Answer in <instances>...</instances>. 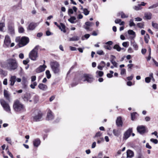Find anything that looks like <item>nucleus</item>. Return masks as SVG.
Wrapping results in <instances>:
<instances>
[{
  "label": "nucleus",
  "mask_w": 158,
  "mask_h": 158,
  "mask_svg": "<svg viewBox=\"0 0 158 158\" xmlns=\"http://www.w3.org/2000/svg\"><path fill=\"white\" fill-rule=\"evenodd\" d=\"M13 108L15 112H22L25 110L24 105L18 100H16L14 102Z\"/></svg>",
  "instance_id": "nucleus-1"
},
{
  "label": "nucleus",
  "mask_w": 158,
  "mask_h": 158,
  "mask_svg": "<svg viewBox=\"0 0 158 158\" xmlns=\"http://www.w3.org/2000/svg\"><path fill=\"white\" fill-rule=\"evenodd\" d=\"M6 67L9 70H14L17 68V64L15 60L9 59L7 60Z\"/></svg>",
  "instance_id": "nucleus-2"
},
{
  "label": "nucleus",
  "mask_w": 158,
  "mask_h": 158,
  "mask_svg": "<svg viewBox=\"0 0 158 158\" xmlns=\"http://www.w3.org/2000/svg\"><path fill=\"white\" fill-rule=\"evenodd\" d=\"M15 42L18 43V46L19 47H23L27 44L29 42V39L26 36H23L21 38L20 37H17L15 40Z\"/></svg>",
  "instance_id": "nucleus-3"
},
{
  "label": "nucleus",
  "mask_w": 158,
  "mask_h": 158,
  "mask_svg": "<svg viewBox=\"0 0 158 158\" xmlns=\"http://www.w3.org/2000/svg\"><path fill=\"white\" fill-rule=\"evenodd\" d=\"M50 65L52 70L54 73H58L60 72V65L56 61L51 62Z\"/></svg>",
  "instance_id": "nucleus-4"
},
{
  "label": "nucleus",
  "mask_w": 158,
  "mask_h": 158,
  "mask_svg": "<svg viewBox=\"0 0 158 158\" xmlns=\"http://www.w3.org/2000/svg\"><path fill=\"white\" fill-rule=\"evenodd\" d=\"M0 102L4 110L8 113H10V108L8 103L3 99H0Z\"/></svg>",
  "instance_id": "nucleus-5"
},
{
  "label": "nucleus",
  "mask_w": 158,
  "mask_h": 158,
  "mask_svg": "<svg viewBox=\"0 0 158 158\" xmlns=\"http://www.w3.org/2000/svg\"><path fill=\"white\" fill-rule=\"evenodd\" d=\"M94 79L93 76L90 75L84 74L81 77V80L82 81H87L88 82H91L93 81Z\"/></svg>",
  "instance_id": "nucleus-6"
},
{
  "label": "nucleus",
  "mask_w": 158,
  "mask_h": 158,
  "mask_svg": "<svg viewBox=\"0 0 158 158\" xmlns=\"http://www.w3.org/2000/svg\"><path fill=\"white\" fill-rule=\"evenodd\" d=\"M37 49L35 47L29 53V58L32 60H35L38 57Z\"/></svg>",
  "instance_id": "nucleus-7"
},
{
  "label": "nucleus",
  "mask_w": 158,
  "mask_h": 158,
  "mask_svg": "<svg viewBox=\"0 0 158 158\" xmlns=\"http://www.w3.org/2000/svg\"><path fill=\"white\" fill-rule=\"evenodd\" d=\"M32 95L30 93H27L24 95L22 97L23 100L25 102H27L29 101L30 102L33 101V100L31 99Z\"/></svg>",
  "instance_id": "nucleus-8"
},
{
  "label": "nucleus",
  "mask_w": 158,
  "mask_h": 158,
  "mask_svg": "<svg viewBox=\"0 0 158 158\" xmlns=\"http://www.w3.org/2000/svg\"><path fill=\"white\" fill-rule=\"evenodd\" d=\"M132 128H129L124 133L123 139H127L130 136L131 133L132 132Z\"/></svg>",
  "instance_id": "nucleus-9"
},
{
  "label": "nucleus",
  "mask_w": 158,
  "mask_h": 158,
  "mask_svg": "<svg viewBox=\"0 0 158 158\" xmlns=\"http://www.w3.org/2000/svg\"><path fill=\"white\" fill-rule=\"evenodd\" d=\"M137 130L138 132L142 134L144 133L146 130L145 127L142 125L138 126Z\"/></svg>",
  "instance_id": "nucleus-10"
},
{
  "label": "nucleus",
  "mask_w": 158,
  "mask_h": 158,
  "mask_svg": "<svg viewBox=\"0 0 158 158\" xmlns=\"http://www.w3.org/2000/svg\"><path fill=\"white\" fill-rule=\"evenodd\" d=\"M10 39L9 36L8 35L5 36L4 45L6 46L7 47H8L10 46Z\"/></svg>",
  "instance_id": "nucleus-11"
},
{
  "label": "nucleus",
  "mask_w": 158,
  "mask_h": 158,
  "mask_svg": "<svg viewBox=\"0 0 158 158\" xmlns=\"http://www.w3.org/2000/svg\"><path fill=\"white\" fill-rule=\"evenodd\" d=\"M37 23H30L27 27V29L29 30H33L37 26Z\"/></svg>",
  "instance_id": "nucleus-12"
},
{
  "label": "nucleus",
  "mask_w": 158,
  "mask_h": 158,
  "mask_svg": "<svg viewBox=\"0 0 158 158\" xmlns=\"http://www.w3.org/2000/svg\"><path fill=\"white\" fill-rule=\"evenodd\" d=\"M116 123L118 127H122L123 126V122L122 121V118L120 116L117 118L116 121Z\"/></svg>",
  "instance_id": "nucleus-13"
},
{
  "label": "nucleus",
  "mask_w": 158,
  "mask_h": 158,
  "mask_svg": "<svg viewBox=\"0 0 158 158\" xmlns=\"http://www.w3.org/2000/svg\"><path fill=\"white\" fill-rule=\"evenodd\" d=\"M54 117L52 114V111L50 110H48L47 114L46 119L48 120H52L54 118Z\"/></svg>",
  "instance_id": "nucleus-14"
},
{
  "label": "nucleus",
  "mask_w": 158,
  "mask_h": 158,
  "mask_svg": "<svg viewBox=\"0 0 158 158\" xmlns=\"http://www.w3.org/2000/svg\"><path fill=\"white\" fill-rule=\"evenodd\" d=\"M46 68V66L45 65H40L39 67L37 68L36 71L37 73H40L44 71L45 69Z\"/></svg>",
  "instance_id": "nucleus-15"
},
{
  "label": "nucleus",
  "mask_w": 158,
  "mask_h": 158,
  "mask_svg": "<svg viewBox=\"0 0 158 158\" xmlns=\"http://www.w3.org/2000/svg\"><path fill=\"white\" fill-rule=\"evenodd\" d=\"M115 58L116 57L115 56L113 55H111L110 59V62L114 67H117L118 64L114 60V59H115Z\"/></svg>",
  "instance_id": "nucleus-16"
},
{
  "label": "nucleus",
  "mask_w": 158,
  "mask_h": 158,
  "mask_svg": "<svg viewBox=\"0 0 158 158\" xmlns=\"http://www.w3.org/2000/svg\"><path fill=\"white\" fill-rule=\"evenodd\" d=\"M42 117L41 113H38L34 117V120L35 121H39L41 119Z\"/></svg>",
  "instance_id": "nucleus-17"
},
{
  "label": "nucleus",
  "mask_w": 158,
  "mask_h": 158,
  "mask_svg": "<svg viewBox=\"0 0 158 158\" xmlns=\"http://www.w3.org/2000/svg\"><path fill=\"white\" fill-rule=\"evenodd\" d=\"M40 141L39 139L34 140L33 141V144L35 147H37L40 144Z\"/></svg>",
  "instance_id": "nucleus-18"
},
{
  "label": "nucleus",
  "mask_w": 158,
  "mask_h": 158,
  "mask_svg": "<svg viewBox=\"0 0 158 158\" xmlns=\"http://www.w3.org/2000/svg\"><path fill=\"white\" fill-rule=\"evenodd\" d=\"M38 87L40 89L43 91H45L47 89V86L42 83L40 84L38 86Z\"/></svg>",
  "instance_id": "nucleus-19"
},
{
  "label": "nucleus",
  "mask_w": 158,
  "mask_h": 158,
  "mask_svg": "<svg viewBox=\"0 0 158 158\" xmlns=\"http://www.w3.org/2000/svg\"><path fill=\"white\" fill-rule=\"evenodd\" d=\"M16 77L15 76H12L10 79V85L13 86L14 85L16 81Z\"/></svg>",
  "instance_id": "nucleus-20"
},
{
  "label": "nucleus",
  "mask_w": 158,
  "mask_h": 158,
  "mask_svg": "<svg viewBox=\"0 0 158 158\" xmlns=\"http://www.w3.org/2000/svg\"><path fill=\"white\" fill-rule=\"evenodd\" d=\"M152 14L150 12L146 13L144 14V17L147 19H151Z\"/></svg>",
  "instance_id": "nucleus-21"
},
{
  "label": "nucleus",
  "mask_w": 158,
  "mask_h": 158,
  "mask_svg": "<svg viewBox=\"0 0 158 158\" xmlns=\"http://www.w3.org/2000/svg\"><path fill=\"white\" fill-rule=\"evenodd\" d=\"M127 153V157H132L134 156L133 152L131 150H128Z\"/></svg>",
  "instance_id": "nucleus-22"
},
{
  "label": "nucleus",
  "mask_w": 158,
  "mask_h": 158,
  "mask_svg": "<svg viewBox=\"0 0 158 158\" xmlns=\"http://www.w3.org/2000/svg\"><path fill=\"white\" fill-rule=\"evenodd\" d=\"M4 95L6 99L9 100V99L10 94L6 90L4 89Z\"/></svg>",
  "instance_id": "nucleus-23"
},
{
  "label": "nucleus",
  "mask_w": 158,
  "mask_h": 158,
  "mask_svg": "<svg viewBox=\"0 0 158 158\" xmlns=\"http://www.w3.org/2000/svg\"><path fill=\"white\" fill-rule=\"evenodd\" d=\"M31 99L33 100L32 102H34L35 103H36L38 101L39 98L38 96H32Z\"/></svg>",
  "instance_id": "nucleus-24"
},
{
  "label": "nucleus",
  "mask_w": 158,
  "mask_h": 158,
  "mask_svg": "<svg viewBox=\"0 0 158 158\" xmlns=\"http://www.w3.org/2000/svg\"><path fill=\"white\" fill-rule=\"evenodd\" d=\"M58 27L62 31H63V32H65L66 31L65 30V26L62 23H60V26H58Z\"/></svg>",
  "instance_id": "nucleus-25"
},
{
  "label": "nucleus",
  "mask_w": 158,
  "mask_h": 158,
  "mask_svg": "<svg viewBox=\"0 0 158 158\" xmlns=\"http://www.w3.org/2000/svg\"><path fill=\"white\" fill-rule=\"evenodd\" d=\"M114 49H116L119 52L121 49H123V48H121L118 45L115 44L113 47Z\"/></svg>",
  "instance_id": "nucleus-26"
},
{
  "label": "nucleus",
  "mask_w": 158,
  "mask_h": 158,
  "mask_svg": "<svg viewBox=\"0 0 158 158\" xmlns=\"http://www.w3.org/2000/svg\"><path fill=\"white\" fill-rule=\"evenodd\" d=\"M79 38L77 36H75L72 38H70L69 39V41H77L79 40Z\"/></svg>",
  "instance_id": "nucleus-27"
},
{
  "label": "nucleus",
  "mask_w": 158,
  "mask_h": 158,
  "mask_svg": "<svg viewBox=\"0 0 158 158\" xmlns=\"http://www.w3.org/2000/svg\"><path fill=\"white\" fill-rule=\"evenodd\" d=\"M76 19V18L74 16H71L68 19V20L72 23H75L74 21Z\"/></svg>",
  "instance_id": "nucleus-28"
},
{
  "label": "nucleus",
  "mask_w": 158,
  "mask_h": 158,
  "mask_svg": "<svg viewBox=\"0 0 158 158\" xmlns=\"http://www.w3.org/2000/svg\"><path fill=\"white\" fill-rule=\"evenodd\" d=\"M113 132L114 135L118 136L120 133L119 131L118 130L114 129L113 130Z\"/></svg>",
  "instance_id": "nucleus-29"
},
{
  "label": "nucleus",
  "mask_w": 158,
  "mask_h": 158,
  "mask_svg": "<svg viewBox=\"0 0 158 158\" xmlns=\"http://www.w3.org/2000/svg\"><path fill=\"white\" fill-rule=\"evenodd\" d=\"M149 38L150 37L149 35L148 34H146L144 36V40L146 43H148Z\"/></svg>",
  "instance_id": "nucleus-30"
},
{
  "label": "nucleus",
  "mask_w": 158,
  "mask_h": 158,
  "mask_svg": "<svg viewBox=\"0 0 158 158\" xmlns=\"http://www.w3.org/2000/svg\"><path fill=\"white\" fill-rule=\"evenodd\" d=\"M118 14L121 15L122 18H127L128 17V16L126 15L123 12H121Z\"/></svg>",
  "instance_id": "nucleus-31"
},
{
  "label": "nucleus",
  "mask_w": 158,
  "mask_h": 158,
  "mask_svg": "<svg viewBox=\"0 0 158 158\" xmlns=\"http://www.w3.org/2000/svg\"><path fill=\"white\" fill-rule=\"evenodd\" d=\"M82 11H83V13L85 15H87L89 14V11L86 8H84V9H83Z\"/></svg>",
  "instance_id": "nucleus-32"
},
{
  "label": "nucleus",
  "mask_w": 158,
  "mask_h": 158,
  "mask_svg": "<svg viewBox=\"0 0 158 158\" xmlns=\"http://www.w3.org/2000/svg\"><path fill=\"white\" fill-rule=\"evenodd\" d=\"M46 77L48 79H49L51 76V74L50 73V71L47 70L46 71Z\"/></svg>",
  "instance_id": "nucleus-33"
},
{
  "label": "nucleus",
  "mask_w": 158,
  "mask_h": 158,
  "mask_svg": "<svg viewBox=\"0 0 158 158\" xmlns=\"http://www.w3.org/2000/svg\"><path fill=\"white\" fill-rule=\"evenodd\" d=\"M102 135V133H101L100 132H98L94 136V138H99L101 137V136Z\"/></svg>",
  "instance_id": "nucleus-34"
},
{
  "label": "nucleus",
  "mask_w": 158,
  "mask_h": 158,
  "mask_svg": "<svg viewBox=\"0 0 158 158\" xmlns=\"http://www.w3.org/2000/svg\"><path fill=\"white\" fill-rule=\"evenodd\" d=\"M135 25V24L133 22V20L131 19L129 21V26L130 27L134 26Z\"/></svg>",
  "instance_id": "nucleus-35"
},
{
  "label": "nucleus",
  "mask_w": 158,
  "mask_h": 158,
  "mask_svg": "<svg viewBox=\"0 0 158 158\" xmlns=\"http://www.w3.org/2000/svg\"><path fill=\"white\" fill-rule=\"evenodd\" d=\"M104 141V139L102 137H99L97 139V143H98L99 144L101 142Z\"/></svg>",
  "instance_id": "nucleus-36"
},
{
  "label": "nucleus",
  "mask_w": 158,
  "mask_h": 158,
  "mask_svg": "<svg viewBox=\"0 0 158 158\" xmlns=\"http://www.w3.org/2000/svg\"><path fill=\"white\" fill-rule=\"evenodd\" d=\"M9 30L10 32L13 33L14 32V29L13 26H9L8 27Z\"/></svg>",
  "instance_id": "nucleus-37"
},
{
  "label": "nucleus",
  "mask_w": 158,
  "mask_h": 158,
  "mask_svg": "<svg viewBox=\"0 0 158 158\" xmlns=\"http://www.w3.org/2000/svg\"><path fill=\"white\" fill-rule=\"evenodd\" d=\"M97 53L100 55H104V53L102 50H99L97 52Z\"/></svg>",
  "instance_id": "nucleus-38"
},
{
  "label": "nucleus",
  "mask_w": 158,
  "mask_h": 158,
  "mask_svg": "<svg viewBox=\"0 0 158 158\" xmlns=\"http://www.w3.org/2000/svg\"><path fill=\"white\" fill-rule=\"evenodd\" d=\"M157 6H158V2L155 4H153V5H152V6H150V7H148V9H151L156 7Z\"/></svg>",
  "instance_id": "nucleus-39"
},
{
  "label": "nucleus",
  "mask_w": 158,
  "mask_h": 158,
  "mask_svg": "<svg viewBox=\"0 0 158 158\" xmlns=\"http://www.w3.org/2000/svg\"><path fill=\"white\" fill-rule=\"evenodd\" d=\"M134 8L135 10H138L141 9V6L140 5H138V6H135L134 7Z\"/></svg>",
  "instance_id": "nucleus-40"
},
{
  "label": "nucleus",
  "mask_w": 158,
  "mask_h": 158,
  "mask_svg": "<svg viewBox=\"0 0 158 158\" xmlns=\"http://www.w3.org/2000/svg\"><path fill=\"white\" fill-rule=\"evenodd\" d=\"M37 85V83L36 82H34L31 85L30 87L31 88L34 89L35 88V86H36Z\"/></svg>",
  "instance_id": "nucleus-41"
},
{
  "label": "nucleus",
  "mask_w": 158,
  "mask_h": 158,
  "mask_svg": "<svg viewBox=\"0 0 158 158\" xmlns=\"http://www.w3.org/2000/svg\"><path fill=\"white\" fill-rule=\"evenodd\" d=\"M19 33H23L24 31L23 28L21 26H19Z\"/></svg>",
  "instance_id": "nucleus-42"
},
{
  "label": "nucleus",
  "mask_w": 158,
  "mask_h": 158,
  "mask_svg": "<svg viewBox=\"0 0 158 158\" xmlns=\"http://www.w3.org/2000/svg\"><path fill=\"white\" fill-rule=\"evenodd\" d=\"M137 26L140 28H143L144 24L143 23H138L137 24Z\"/></svg>",
  "instance_id": "nucleus-43"
},
{
  "label": "nucleus",
  "mask_w": 158,
  "mask_h": 158,
  "mask_svg": "<svg viewBox=\"0 0 158 158\" xmlns=\"http://www.w3.org/2000/svg\"><path fill=\"white\" fill-rule=\"evenodd\" d=\"M96 73L98 74V75L99 77H102L103 75V72L101 71H97L96 72Z\"/></svg>",
  "instance_id": "nucleus-44"
},
{
  "label": "nucleus",
  "mask_w": 158,
  "mask_h": 158,
  "mask_svg": "<svg viewBox=\"0 0 158 158\" xmlns=\"http://www.w3.org/2000/svg\"><path fill=\"white\" fill-rule=\"evenodd\" d=\"M5 24L3 23H0V31H2Z\"/></svg>",
  "instance_id": "nucleus-45"
},
{
  "label": "nucleus",
  "mask_w": 158,
  "mask_h": 158,
  "mask_svg": "<svg viewBox=\"0 0 158 158\" xmlns=\"http://www.w3.org/2000/svg\"><path fill=\"white\" fill-rule=\"evenodd\" d=\"M128 34L130 35H135V32L132 30H129L128 31Z\"/></svg>",
  "instance_id": "nucleus-46"
},
{
  "label": "nucleus",
  "mask_w": 158,
  "mask_h": 158,
  "mask_svg": "<svg viewBox=\"0 0 158 158\" xmlns=\"http://www.w3.org/2000/svg\"><path fill=\"white\" fill-rule=\"evenodd\" d=\"M94 24V23L92 22H86L85 23V25L86 26H89V27H91Z\"/></svg>",
  "instance_id": "nucleus-47"
},
{
  "label": "nucleus",
  "mask_w": 158,
  "mask_h": 158,
  "mask_svg": "<svg viewBox=\"0 0 158 158\" xmlns=\"http://www.w3.org/2000/svg\"><path fill=\"white\" fill-rule=\"evenodd\" d=\"M136 114V112H134L131 113V119L132 120H134L135 118V114Z\"/></svg>",
  "instance_id": "nucleus-48"
},
{
  "label": "nucleus",
  "mask_w": 158,
  "mask_h": 158,
  "mask_svg": "<svg viewBox=\"0 0 158 158\" xmlns=\"http://www.w3.org/2000/svg\"><path fill=\"white\" fill-rule=\"evenodd\" d=\"M152 25L153 27L154 28L158 29V24L156 23H154L153 22L152 23Z\"/></svg>",
  "instance_id": "nucleus-49"
},
{
  "label": "nucleus",
  "mask_w": 158,
  "mask_h": 158,
  "mask_svg": "<svg viewBox=\"0 0 158 158\" xmlns=\"http://www.w3.org/2000/svg\"><path fill=\"white\" fill-rule=\"evenodd\" d=\"M6 140L10 144H11V139L9 137H6Z\"/></svg>",
  "instance_id": "nucleus-50"
},
{
  "label": "nucleus",
  "mask_w": 158,
  "mask_h": 158,
  "mask_svg": "<svg viewBox=\"0 0 158 158\" xmlns=\"http://www.w3.org/2000/svg\"><path fill=\"white\" fill-rule=\"evenodd\" d=\"M150 141L155 144H157L158 142V140L157 139H150Z\"/></svg>",
  "instance_id": "nucleus-51"
},
{
  "label": "nucleus",
  "mask_w": 158,
  "mask_h": 158,
  "mask_svg": "<svg viewBox=\"0 0 158 158\" xmlns=\"http://www.w3.org/2000/svg\"><path fill=\"white\" fill-rule=\"evenodd\" d=\"M151 78L150 77H146L145 78V81L147 83H149L150 82Z\"/></svg>",
  "instance_id": "nucleus-52"
},
{
  "label": "nucleus",
  "mask_w": 158,
  "mask_h": 158,
  "mask_svg": "<svg viewBox=\"0 0 158 158\" xmlns=\"http://www.w3.org/2000/svg\"><path fill=\"white\" fill-rule=\"evenodd\" d=\"M6 150L7 151V153H8V154L11 157V158H13V155H12V154L10 153V152H9V151H8V148L7 147L6 148Z\"/></svg>",
  "instance_id": "nucleus-53"
},
{
  "label": "nucleus",
  "mask_w": 158,
  "mask_h": 158,
  "mask_svg": "<svg viewBox=\"0 0 158 158\" xmlns=\"http://www.w3.org/2000/svg\"><path fill=\"white\" fill-rule=\"evenodd\" d=\"M104 48L110 50L112 49L110 45H105Z\"/></svg>",
  "instance_id": "nucleus-54"
},
{
  "label": "nucleus",
  "mask_w": 158,
  "mask_h": 158,
  "mask_svg": "<svg viewBox=\"0 0 158 158\" xmlns=\"http://www.w3.org/2000/svg\"><path fill=\"white\" fill-rule=\"evenodd\" d=\"M122 45L124 47H127L128 46V42H123Z\"/></svg>",
  "instance_id": "nucleus-55"
},
{
  "label": "nucleus",
  "mask_w": 158,
  "mask_h": 158,
  "mask_svg": "<svg viewBox=\"0 0 158 158\" xmlns=\"http://www.w3.org/2000/svg\"><path fill=\"white\" fill-rule=\"evenodd\" d=\"M27 80V78L25 76L22 77V82L23 83H24Z\"/></svg>",
  "instance_id": "nucleus-56"
},
{
  "label": "nucleus",
  "mask_w": 158,
  "mask_h": 158,
  "mask_svg": "<svg viewBox=\"0 0 158 158\" xmlns=\"http://www.w3.org/2000/svg\"><path fill=\"white\" fill-rule=\"evenodd\" d=\"M133 46L135 48V50H137L138 46L135 43H133Z\"/></svg>",
  "instance_id": "nucleus-57"
},
{
  "label": "nucleus",
  "mask_w": 158,
  "mask_h": 158,
  "mask_svg": "<svg viewBox=\"0 0 158 158\" xmlns=\"http://www.w3.org/2000/svg\"><path fill=\"white\" fill-rule=\"evenodd\" d=\"M121 19H116L115 20V23H119L121 22Z\"/></svg>",
  "instance_id": "nucleus-58"
},
{
  "label": "nucleus",
  "mask_w": 158,
  "mask_h": 158,
  "mask_svg": "<svg viewBox=\"0 0 158 158\" xmlns=\"http://www.w3.org/2000/svg\"><path fill=\"white\" fill-rule=\"evenodd\" d=\"M134 76L133 74L131 75L130 76L128 77H127V79L128 80L130 81L132 79L133 77Z\"/></svg>",
  "instance_id": "nucleus-59"
},
{
  "label": "nucleus",
  "mask_w": 158,
  "mask_h": 158,
  "mask_svg": "<svg viewBox=\"0 0 158 158\" xmlns=\"http://www.w3.org/2000/svg\"><path fill=\"white\" fill-rule=\"evenodd\" d=\"M104 67V65L101 66V65H99L98 66V69L100 70H102L103 68Z\"/></svg>",
  "instance_id": "nucleus-60"
},
{
  "label": "nucleus",
  "mask_w": 158,
  "mask_h": 158,
  "mask_svg": "<svg viewBox=\"0 0 158 158\" xmlns=\"http://www.w3.org/2000/svg\"><path fill=\"white\" fill-rule=\"evenodd\" d=\"M126 73V70L124 69H122L121 70V75H123L125 74Z\"/></svg>",
  "instance_id": "nucleus-61"
},
{
  "label": "nucleus",
  "mask_w": 158,
  "mask_h": 158,
  "mask_svg": "<svg viewBox=\"0 0 158 158\" xmlns=\"http://www.w3.org/2000/svg\"><path fill=\"white\" fill-rule=\"evenodd\" d=\"M73 11L72 9H69L68 10V14L69 15L70 14H73Z\"/></svg>",
  "instance_id": "nucleus-62"
},
{
  "label": "nucleus",
  "mask_w": 158,
  "mask_h": 158,
  "mask_svg": "<svg viewBox=\"0 0 158 158\" xmlns=\"http://www.w3.org/2000/svg\"><path fill=\"white\" fill-rule=\"evenodd\" d=\"M106 44H108L110 46L112 45L113 44V42L112 41H110L105 43Z\"/></svg>",
  "instance_id": "nucleus-63"
},
{
  "label": "nucleus",
  "mask_w": 158,
  "mask_h": 158,
  "mask_svg": "<svg viewBox=\"0 0 158 158\" xmlns=\"http://www.w3.org/2000/svg\"><path fill=\"white\" fill-rule=\"evenodd\" d=\"M3 84L5 85H6L7 84V79L5 78L4 80Z\"/></svg>",
  "instance_id": "nucleus-64"
}]
</instances>
